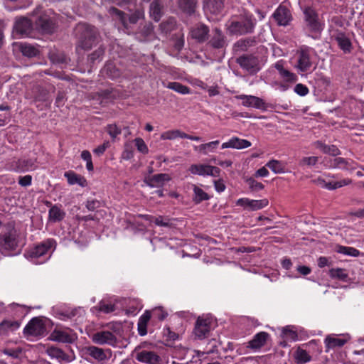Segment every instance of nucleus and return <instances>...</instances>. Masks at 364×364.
<instances>
[{
	"instance_id": "nucleus-18",
	"label": "nucleus",
	"mask_w": 364,
	"mask_h": 364,
	"mask_svg": "<svg viewBox=\"0 0 364 364\" xmlns=\"http://www.w3.org/2000/svg\"><path fill=\"white\" fill-rule=\"evenodd\" d=\"M208 43L214 48H223L227 46V40L222 31L215 28L212 31V36Z\"/></svg>"
},
{
	"instance_id": "nucleus-59",
	"label": "nucleus",
	"mask_w": 364,
	"mask_h": 364,
	"mask_svg": "<svg viewBox=\"0 0 364 364\" xmlns=\"http://www.w3.org/2000/svg\"><path fill=\"white\" fill-rule=\"evenodd\" d=\"M294 92L300 96H305L308 94L309 89L306 85L299 83L294 87Z\"/></svg>"
},
{
	"instance_id": "nucleus-33",
	"label": "nucleus",
	"mask_w": 364,
	"mask_h": 364,
	"mask_svg": "<svg viewBox=\"0 0 364 364\" xmlns=\"http://www.w3.org/2000/svg\"><path fill=\"white\" fill-rule=\"evenodd\" d=\"M178 6L185 13L192 14L195 12L197 0H178Z\"/></svg>"
},
{
	"instance_id": "nucleus-36",
	"label": "nucleus",
	"mask_w": 364,
	"mask_h": 364,
	"mask_svg": "<svg viewBox=\"0 0 364 364\" xmlns=\"http://www.w3.org/2000/svg\"><path fill=\"white\" fill-rule=\"evenodd\" d=\"M353 161H348L344 158L338 157L335 158L332 161L331 166L333 168H343V169H353L354 167L353 166Z\"/></svg>"
},
{
	"instance_id": "nucleus-2",
	"label": "nucleus",
	"mask_w": 364,
	"mask_h": 364,
	"mask_svg": "<svg viewBox=\"0 0 364 364\" xmlns=\"http://www.w3.org/2000/svg\"><path fill=\"white\" fill-rule=\"evenodd\" d=\"M77 32L78 34L77 50L80 48L84 50L91 49L95 44L99 36L97 28L86 23L79 24L77 26Z\"/></svg>"
},
{
	"instance_id": "nucleus-26",
	"label": "nucleus",
	"mask_w": 364,
	"mask_h": 364,
	"mask_svg": "<svg viewBox=\"0 0 364 364\" xmlns=\"http://www.w3.org/2000/svg\"><path fill=\"white\" fill-rule=\"evenodd\" d=\"M64 176L67 178L70 185L78 184L81 187H86L87 181L86 178L80 175L77 174L74 171H69L64 173Z\"/></svg>"
},
{
	"instance_id": "nucleus-24",
	"label": "nucleus",
	"mask_w": 364,
	"mask_h": 364,
	"mask_svg": "<svg viewBox=\"0 0 364 364\" xmlns=\"http://www.w3.org/2000/svg\"><path fill=\"white\" fill-rule=\"evenodd\" d=\"M268 337L269 334L267 333L259 332L248 342L247 347L252 350H258L265 345Z\"/></svg>"
},
{
	"instance_id": "nucleus-19",
	"label": "nucleus",
	"mask_w": 364,
	"mask_h": 364,
	"mask_svg": "<svg viewBox=\"0 0 364 364\" xmlns=\"http://www.w3.org/2000/svg\"><path fill=\"white\" fill-rule=\"evenodd\" d=\"M166 0H154L149 6V16L156 22L160 21L163 16V9Z\"/></svg>"
},
{
	"instance_id": "nucleus-21",
	"label": "nucleus",
	"mask_w": 364,
	"mask_h": 364,
	"mask_svg": "<svg viewBox=\"0 0 364 364\" xmlns=\"http://www.w3.org/2000/svg\"><path fill=\"white\" fill-rule=\"evenodd\" d=\"M242 100V104L245 107H251L257 109L262 108L264 105L263 100L256 96L241 95L236 97Z\"/></svg>"
},
{
	"instance_id": "nucleus-22",
	"label": "nucleus",
	"mask_w": 364,
	"mask_h": 364,
	"mask_svg": "<svg viewBox=\"0 0 364 364\" xmlns=\"http://www.w3.org/2000/svg\"><path fill=\"white\" fill-rule=\"evenodd\" d=\"M171 180V177L167 173H159L146 178L145 182L151 187H161L166 182Z\"/></svg>"
},
{
	"instance_id": "nucleus-46",
	"label": "nucleus",
	"mask_w": 364,
	"mask_h": 364,
	"mask_svg": "<svg viewBox=\"0 0 364 364\" xmlns=\"http://www.w3.org/2000/svg\"><path fill=\"white\" fill-rule=\"evenodd\" d=\"M267 166H268L275 173H284L285 170V167L283 164L277 160L269 161L267 164Z\"/></svg>"
},
{
	"instance_id": "nucleus-54",
	"label": "nucleus",
	"mask_w": 364,
	"mask_h": 364,
	"mask_svg": "<svg viewBox=\"0 0 364 364\" xmlns=\"http://www.w3.org/2000/svg\"><path fill=\"white\" fill-rule=\"evenodd\" d=\"M318 158L317 156L304 157L299 161L301 166H312L317 164Z\"/></svg>"
},
{
	"instance_id": "nucleus-16",
	"label": "nucleus",
	"mask_w": 364,
	"mask_h": 364,
	"mask_svg": "<svg viewBox=\"0 0 364 364\" xmlns=\"http://www.w3.org/2000/svg\"><path fill=\"white\" fill-rule=\"evenodd\" d=\"M312 66V62L310 59V54L306 49H301L298 52V60L296 68L301 72L309 70Z\"/></svg>"
},
{
	"instance_id": "nucleus-28",
	"label": "nucleus",
	"mask_w": 364,
	"mask_h": 364,
	"mask_svg": "<svg viewBox=\"0 0 364 364\" xmlns=\"http://www.w3.org/2000/svg\"><path fill=\"white\" fill-rule=\"evenodd\" d=\"M314 146L326 154H330L333 156L341 154V151L336 145H326L321 141H316L314 142Z\"/></svg>"
},
{
	"instance_id": "nucleus-13",
	"label": "nucleus",
	"mask_w": 364,
	"mask_h": 364,
	"mask_svg": "<svg viewBox=\"0 0 364 364\" xmlns=\"http://www.w3.org/2000/svg\"><path fill=\"white\" fill-rule=\"evenodd\" d=\"M36 24L43 33H53L55 28L53 18L46 14L39 16L36 21Z\"/></svg>"
},
{
	"instance_id": "nucleus-50",
	"label": "nucleus",
	"mask_w": 364,
	"mask_h": 364,
	"mask_svg": "<svg viewBox=\"0 0 364 364\" xmlns=\"http://www.w3.org/2000/svg\"><path fill=\"white\" fill-rule=\"evenodd\" d=\"M144 18V11L143 9H136L133 14L129 16V22L135 24L139 20Z\"/></svg>"
},
{
	"instance_id": "nucleus-30",
	"label": "nucleus",
	"mask_w": 364,
	"mask_h": 364,
	"mask_svg": "<svg viewBox=\"0 0 364 364\" xmlns=\"http://www.w3.org/2000/svg\"><path fill=\"white\" fill-rule=\"evenodd\" d=\"M20 326L18 321L5 320L0 323V333L7 334L17 330Z\"/></svg>"
},
{
	"instance_id": "nucleus-15",
	"label": "nucleus",
	"mask_w": 364,
	"mask_h": 364,
	"mask_svg": "<svg viewBox=\"0 0 364 364\" xmlns=\"http://www.w3.org/2000/svg\"><path fill=\"white\" fill-rule=\"evenodd\" d=\"M55 244V242L53 239H48L31 249L29 255L31 257H40L44 255Z\"/></svg>"
},
{
	"instance_id": "nucleus-56",
	"label": "nucleus",
	"mask_w": 364,
	"mask_h": 364,
	"mask_svg": "<svg viewBox=\"0 0 364 364\" xmlns=\"http://www.w3.org/2000/svg\"><path fill=\"white\" fill-rule=\"evenodd\" d=\"M154 223L156 225L163 227H171L173 224L171 219L161 216L156 217L154 220Z\"/></svg>"
},
{
	"instance_id": "nucleus-64",
	"label": "nucleus",
	"mask_w": 364,
	"mask_h": 364,
	"mask_svg": "<svg viewBox=\"0 0 364 364\" xmlns=\"http://www.w3.org/2000/svg\"><path fill=\"white\" fill-rule=\"evenodd\" d=\"M32 177L30 175L19 177L18 183L21 186H28L31 184Z\"/></svg>"
},
{
	"instance_id": "nucleus-44",
	"label": "nucleus",
	"mask_w": 364,
	"mask_h": 364,
	"mask_svg": "<svg viewBox=\"0 0 364 364\" xmlns=\"http://www.w3.org/2000/svg\"><path fill=\"white\" fill-rule=\"evenodd\" d=\"M109 13L112 16H115L125 28L127 27V14L124 12L115 7H111L109 9Z\"/></svg>"
},
{
	"instance_id": "nucleus-31",
	"label": "nucleus",
	"mask_w": 364,
	"mask_h": 364,
	"mask_svg": "<svg viewBox=\"0 0 364 364\" xmlns=\"http://www.w3.org/2000/svg\"><path fill=\"white\" fill-rule=\"evenodd\" d=\"M151 317V312L146 311L139 318L138 321V332L141 336L147 333V323Z\"/></svg>"
},
{
	"instance_id": "nucleus-45",
	"label": "nucleus",
	"mask_w": 364,
	"mask_h": 364,
	"mask_svg": "<svg viewBox=\"0 0 364 364\" xmlns=\"http://www.w3.org/2000/svg\"><path fill=\"white\" fill-rule=\"evenodd\" d=\"M167 87L181 94L185 95L190 93V89L187 86L183 85L180 82H169L167 85Z\"/></svg>"
},
{
	"instance_id": "nucleus-27",
	"label": "nucleus",
	"mask_w": 364,
	"mask_h": 364,
	"mask_svg": "<svg viewBox=\"0 0 364 364\" xmlns=\"http://www.w3.org/2000/svg\"><path fill=\"white\" fill-rule=\"evenodd\" d=\"M317 183L322 187H324L328 190H335L342 186L350 184L352 181L349 178H345L339 181L326 183L323 179L318 178Z\"/></svg>"
},
{
	"instance_id": "nucleus-20",
	"label": "nucleus",
	"mask_w": 364,
	"mask_h": 364,
	"mask_svg": "<svg viewBox=\"0 0 364 364\" xmlns=\"http://www.w3.org/2000/svg\"><path fill=\"white\" fill-rule=\"evenodd\" d=\"M209 28L204 24H198L191 30L192 38L196 39L199 43H203L208 39Z\"/></svg>"
},
{
	"instance_id": "nucleus-8",
	"label": "nucleus",
	"mask_w": 364,
	"mask_h": 364,
	"mask_svg": "<svg viewBox=\"0 0 364 364\" xmlns=\"http://www.w3.org/2000/svg\"><path fill=\"white\" fill-rule=\"evenodd\" d=\"M85 350L88 355L102 363H105L112 355L111 350H104L95 346H87Z\"/></svg>"
},
{
	"instance_id": "nucleus-39",
	"label": "nucleus",
	"mask_w": 364,
	"mask_h": 364,
	"mask_svg": "<svg viewBox=\"0 0 364 364\" xmlns=\"http://www.w3.org/2000/svg\"><path fill=\"white\" fill-rule=\"evenodd\" d=\"M220 144L218 140L213 141L206 144H200L195 147V150H197L204 155H206L208 152H212Z\"/></svg>"
},
{
	"instance_id": "nucleus-9",
	"label": "nucleus",
	"mask_w": 364,
	"mask_h": 364,
	"mask_svg": "<svg viewBox=\"0 0 364 364\" xmlns=\"http://www.w3.org/2000/svg\"><path fill=\"white\" fill-rule=\"evenodd\" d=\"M189 171L192 174L214 177L218 176L220 171V168L216 166L203 164H193L190 166Z\"/></svg>"
},
{
	"instance_id": "nucleus-62",
	"label": "nucleus",
	"mask_w": 364,
	"mask_h": 364,
	"mask_svg": "<svg viewBox=\"0 0 364 364\" xmlns=\"http://www.w3.org/2000/svg\"><path fill=\"white\" fill-rule=\"evenodd\" d=\"M105 69L107 70V75H109L111 77L114 78L119 76V70L115 69V68L112 65H107Z\"/></svg>"
},
{
	"instance_id": "nucleus-43",
	"label": "nucleus",
	"mask_w": 364,
	"mask_h": 364,
	"mask_svg": "<svg viewBox=\"0 0 364 364\" xmlns=\"http://www.w3.org/2000/svg\"><path fill=\"white\" fill-rule=\"evenodd\" d=\"M336 252L345 255H349L353 257H358L360 255L359 250L352 247H345L338 245L336 247Z\"/></svg>"
},
{
	"instance_id": "nucleus-5",
	"label": "nucleus",
	"mask_w": 364,
	"mask_h": 364,
	"mask_svg": "<svg viewBox=\"0 0 364 364\" xmlns=\"http://www.w3.org/2000/svg\"><path fill=\"white\" fill-rule=\"evenodd\" d=\"M236 62L250 74H255L260 69L258 58L252 55H242L236 59Z\"/></svg>"
},
{
	"instance_id": "nucleus-40",
	"label": "nucleus",
	"mask_w": 364,
	"mask_h": 364,
	"mask_svg": "<svg viewBox=\"0 0 364 364\" xmlns=\"http://www.w3.org/2000/svg\"><path fill=\"white\" fill-rule=\"evenodd\" d=\"M183 136H186L185 132L179 129H173L163 132L160 137L162 140H173L178 137L183 138Z\"/></svg>"
},
{
	"instance_id": "nucleus-51",
	"label": "nucleus",
	"mask_w": 364,
	"mask_h": 364,
	"mask_svg": "<svg viewBox=\"0 0 364 364\" xmlns=\"http://www.w3.org/2000/svg\"><path fill=\"white\" fill-rule=\"evenodd\" d=\"M175 24H176V21H175L174 18H171L168 19L167 21L162 22L159 25V27L163 32L168 33V32L171 31L173 29Z\"/></svg>"
},
{
	"instance_id": "nucleus-61",
	"label": "nucleus",
	"mask_w": 364,
	"mask_h": 364,
	"mask_svg": "<svg viewBox=\"0 0 364 364\" xmlns=\"http://www.w3.org/2000/svg\"><path fill=\"white\" fill-rule=\"evenodd\" d=\"M4 353L11 356L12 358H18V355L21 353V350L20 348L16 349H11V348H6L3 350Z\"/></svg>"
},
{
	"instance_id": "nucleus-37",
	"label": "nucleus",
	"mask_w": 364,
	"mask_h": 364,
	"mask_svg": "<svg viewBox=\"0 0 364 364\" xmlns=\"http://www.w3.org/2000/svg\"><path fill=\"white\" fill-rule=\"evenodd\" d=\"M338 46L345 52H349L351 48V43L348 38H347L343 33H339L335 36Z\"/></svg>"
},
{
	"instance_id": "nucleus-1",
	"label": "nucleus",
	"mask_w": 364,
	"mask_h": 364,
	"mask_svg": "<svg viewBox=\"0 0 364 364\" xmlns=\"http://www.w3.org/2000/svg\"><path fill=\"white\" fill-rule=\"evenodd\" d=\"M255 20L252 15L245 14L230 19L226 23V28L230 35L242 36L253 32Z\"/></svg>"
},
{
	"instance_id": "nucleus-29",
	"label": "nucleus",
	"mask_w": 364,
	"mask_h": 364,
	"mask_svg": "<svg viewBox=\"0 0 364 364\" xmlns=\"http://www.w3.org/2000/svg\"><path fill=\"white\" fill-rule=\"evenodd\" d=\"M255 40L254 38H247L237 41L233 46L235 52L247 51L250 47L255 46Z\"/></svg>"
},
{
	"instance_id": "nucleus-23",
	"label": "nucleus",
	"mask_w": 364,
	"mask_h": 364,
	"mask_svg": "<svg viewBox=\"0 0 364 364\" xmlns=\"http://www.w3.org/2000/svg\"><path fill=\"white\" fill-rule=\"evenodd\" d=\"M305 20L308 26L313 31H320L321 29V24L318 21V16L314 10L307 8L304 11Z\"/></svg>"
},
{
	"instance_id": "nucleus-7",
	"label": "nucleus",
	"mask_w": 364,
	"mask_h": 364,
	"mask_svg": "<svg viewBox=\"0 0 364 364\" xmlns=\"http://www.w3.org/2000/svg\"><path fill=\"white\" fill-rule=\"evenodd\" d=\"M46 331V326L43 320L40 318H33L24 328L25 334L30 336H41Z\"/></svg>"
},
{
	"instance_id": "nucleus-3",
	"label": "nucleus",
	"mask_w": 364,
	"mask_h": 364,
	"mask_svg": "<svg viewBox=\"0 0 364 364\" xmlns=\"http://www.w3.org/2000/svg\"><path fill=\"white\" fill-rule=\"evenodd\" d=\"M18 245L17 230L11 226L0 234V251L3 253L15 250Z\"/></svg>"
},
{
	"instance_id": "nucleus-47",
	"label": "nucleus",
	"mask_w": 364,
	"mask_h": 364,
	"mask_svg": "<svg viewBox=\"0 0 364 364\" xmlns=\"http://www.w3.org/2000/svg\"><path fill=\"white\" fill-rule=\"evenodd\" d=\"M18 168L21 171H28L35 168V161L33 159L19 160Z\"/></svg>"
},
{
	"instance_id": "nucleus-41",
	"label": "nucleus",
	"mask_w": 364,
	"mask_h": 364,
	"mask_svg": "<svg viewBox=\"0 0 364 364\" xmlns=\"http://www.w3.org/2000/svg\"><path fill=\"white\" fill-rule=\"evenodd\" d=\"M268 203L267 199L250 200L247 210L252 211L257 210L267 206Z\"/></svg>"
},
{
	"instance_id": "nucleus-17",
	"label": "nucleus",
	"mask_w": 364,
	"mask_h": 364,
	"mask_svg": "<svg viewBox=\"0 0 364 364\" xmlns=\"http://www.w3.org/2000/svg\"><path fill=\"white\" fill-rule=\"evenodd\" d=\"M51 340L65 343H73L77 337L75 333L66 331L55 329L50 334Z\"/></svg>"
},
{
	"instance_id": "nucleus-25",
	"label": "nucleus",
	"mask_w": 364,
	"mask_h": 364,
	"mask_svg": "<svg viewBox=\"0 0 364 364\" xmlns=\"http://www.w3.org/2000/svg\"><path fill=\"white\" fill-rule=\"evenodd\" d=\"M251 146L250 141L246 139H242L238 137H232L228 142H225L222 144V149L233 148L237 149H241L247 148Z\"/></svg>"
},
{
	"instance_id": "nucleus-52",
	"label": "nucleus",
	"mask_w": 364,
	"mask_h": 364,
	"mask_svg": "<svg viewBox=\"0 0 364 364\" xmlns=\"http://www.w3.org/2000/svg\"><path fill=\"white\" fill-rule=\"evenodd\" d=\"M245 181L252 191H258L264 188V185L255 181L253 178H247Z\"/></svg>"
},
{
	"instance_id": "nucleus-11",
	"label": "nucleus",
	"mask_w": 364,
	"mask_h": 364,
	"mask_svg": "<svg viewBox=\"0 0 364 364\" xmlns=\"http://www.w3.org/2000/svg\"><path fill=\"white\" fill-rule=\"evenodd\" d=\"M211 322L208 318H198L196 322L193 333L198 339L206 338L210 331Z\"/></svg>"
},
{
	"instance_id": "nucleus-63",
	"label": "nucleus",
	"mask_w": 364,
	"mask_h": 364,
	"mask_svg": "<svg viewBox=\"0 0 364 364\" xmlns=\"http://www.w3.org/2000/svg\"><path fill=\"white\" fill-rule=\"evenodd\" d=\"M90 211H94L100 207V201L97 200H87L85 205Z\"/></svg>"
},
{
	"instance_id": "nucleus-48",
	"label": "nucleus",
	"mask_w": 364,
	"mask_h": 364,
	"mask_svg": "<svg viewBox=\"0 0 364 364\" xmlns=\"http://www.w3.org/2000/svg\"><path fill=\"white\" fill-rule=\"evenodd\" d=\"M295 358L298 363L303 364L310 361L311 357L309 355L306 350L303 349H298L296 352Z\"/></svg>"
},
{
	"instance_id": "nucleus-57",
	"label": "nucleus",
	"mask_w": 364,
	"mask_h": 364,
	"mask_svg": "<svg viewBox=\"0 0 364 364\" xmlns=\"http://www.w3.org/2000/svg\"><path fill=\"white\" fill-rule=\"evenodd\" d=\"M225 0H208L209 6H211L213 12L219 11L223 6Z\"/></svg>"
},
{
	"instance_id": "nucleus-38",
	"label": "nucleus",
	"mask_w": 364,
	"mask_h": 364,
	"mask_svg": "<svg viewBox=\"0 0 364 364\" xmlns=\"http://www.w3.org/2000/svg\"><path fill=\"white\" fill-rule=\"evenodd\" d=\"M19 48L22 54L28 58H33L38 54V50L31 44L21 43Z\"/></svg>"
},
{
	"instance_id": "nucleus-60",
	"label": "nucleus",
	"mask_w": 364,
	"mask_h": 364,
	"mask_svg": "<svg viewBox=\"0 0 364 364\" xmlns=\"http://www.w3.org/2000/svg\"><path fill=\"white\" fill-rule=\"evenodd\" d=\"M282 333L284 336L289 338L293 341H296L297 339V333L296 331L290 329L289 327L283 328Z\"/></svg>"
},
{
	"instance_id": "nucleus-34",
	"label": "nucleus",
	"mask_w": 364,
	"mask_h": 364,
	"mask_svg": "<svg viewBox=\"0 0 364 364\" xmlns=\"http://www.w3.org/2000/svg\"><path fill=\"white\" fill-rule=\"evenodd\" d=\"M346 339L338 338L331 336H328L324 341L326 350L328 351L330 348H334L336 347H342L346 343Z\"/></svg>"
},
{
	"instance_id": "nucleus-53",
	"label": "nucleus",
	"mask_w": 364,
	"mask_h": 364,
	"mask_svg": "<svg viewBox=\"0 0 364 364\" xmlns=\"http://www.w3.org/2000/svg\"><path fill=\"white\" fill-rule=\"evenodd\" d=\"M106 131L112 139H115L122 132V130L115 124H108Z\"/></svg>"
},
{
	"instance_id": "nucleus-6",
	"label": "nucleus",
	"mask_w": 364,
	"mask_h": 364,
	"mask_svg": "<svg viewBox=\"0 0 364 364\" xmlns=\"http://www.w3.org/2000/svg\"><path fill=\"white\" fill-rule=\"evenodd\" d=\"M91 339L94 343L97 345L115 346L117 343L116 336L109 331H97L92 335Z\"/></svg>"
},
{
	"instance_id": "nucleus-42",
	"label": "nucleus",
	"mask_w": 364,
	"mask_h": 364,
	"mask_svg": "<svg viewBox=\"0 0 364 364\" xmlns=\"http://www.w3.org/2000/svg\"><path fill=\"white\" fill-rule=\"evenodd\" d=\"M329 275L331 278L346 281L348 278V274L342 268H333L329 270Z\"/></svg>"
},
{
	"instance_id": "nucleus-4",
	"label": "nucleus",
	"mask_w": 364,
	"mask_h": 364,
	"mask_svg": "<svg viewBox=\"0 0 364 364\" xmlns=\"http://www.w3.org/2000/svg\"><path fill=\"white\" fill-rule=\"evenodd\" d=\"M144 344L137 346L134 350L136 360L146 364H162L161 358L154 351L141 350Z\"/></svg>"
},
{
	"instance_id": "nucleus-14",
	"label": "nucleus",
	"mask_w": 364,
	"mask_h": 364,
	"mask_svg": "<svg viewBox=\"0 0 364 364\" xmlns=\"http://www.w3.org/2000/svg\"><path fill=\"white\" fill-rule=\"evenodd\" d=\"M14 32L21 36H28L32 31V22L26 17L16 19L14 26Z\"/></svg>"
},
{
	"instance_id": "nucleus-12",
	"label": "nucleus",
	"mask_w": 364,
	"mask_h": 364,
	"mask_svg": "<svg viewBox=\"0 0 364 364\" xmlns=\"http://www.w3.org/2000/svg\"><path fill=\"white\" fill-rule=\"evenodd\" d=\"M273 17L279 26H286L292 19L291 12L285 6L280 5L274 12Z\"/></svg>"
},
{
	"instance_id": "nucleus-32",
	"label": "nucleus",
	"mask_w": 364,
	"mask_h": 364,
	"mask_svg": "<svg viewBox=\"0 0 364 364\" xmlns=\"http://www.w3.org/2000/svg\"><path fill=\"white\" fill-rule=\"evenodd\" d=\"M65 213L57 205H53L48 212V219L50 221L55 223L63 220Z\"/></svg>"
},
{
	"instance_id": "nucleus-58",
	"label": "nucleus",
	"mask_w": 364,
	"mask_h": 364,
	"mask_svg": "<svg viewBox=\"0 0 364 364\" xmlns=\"http://www.w3.org/2000/svg\"><path fill=\"white\" fill-rule=\"evenodd\" d=\"M97 94L102 99L111 100V99L115 98V97H116V95L114 92V90H109V89L101 90Z\"/></svg>"
},
{
	"instance_id": "nucleus-49",
	"label": "nucleus",
	"mask_w": 364,
	"mask_h": 364,
	"mask_svg": "<svg viewBox=\"0 0 364 364\" xmlns=\"http://www.w3.org/2000/svg\"><path fill=\"white\" fill-rule=\"evenodd\" d=\"M95 308L100 312L109 314L113 312L115 310V305L112 304H106L105 301H101Z\"/></svg>"
},
{
	"instance_id": "nucleus-10",
	"label": "nucleus",
	"mask_w": 364,
	"mask_h": 364,
	"mask_svg": "<svg viewBox=\"0 0 364 364\" xmlns=\"http://www.w3.org/2000/svg\"><path fill=\"white\" fill-rule=\"evenodd\" d=\"M47 353L50 358L60 362L70 363L75 359V355L72 350L70 353H66L62 349L52 346L47 349Z\"/></svg>"
},
{
	"instance_id": "nucleus-55",
	"label": "nucleus",
	"mask_w": 364,
	"mask_h": 364,
	"mask_svg": "<svg viewBox=\"0 0 364 364\" xmlns=\"http://www.w3.org/2000/svg\"><path fill=\"white\" fill-rule=\"evenodd\" d=\"M134 142H135V146H136V149L139 152H141L144 154H148L149 149L143 139L139 138V137L136 138L134 139Z\"/></svg>"
},
{
	"instance_id": "nucleus-35",
	"label": "nucleus",
	"mask_w": 364,
	"mask_h": 364,
	"mask_svg": "<svg viewBox=\"0 0 364 364\" xmlns=\"http://www.w3.org/2000/svg\"><path fill=\"white\" fill-rule=\"evenodd\" d=\"M193 200L196 204H198L203 200H207L210 198L208 194L196 185H193Z\"/></svg>"
}]
</instances>
